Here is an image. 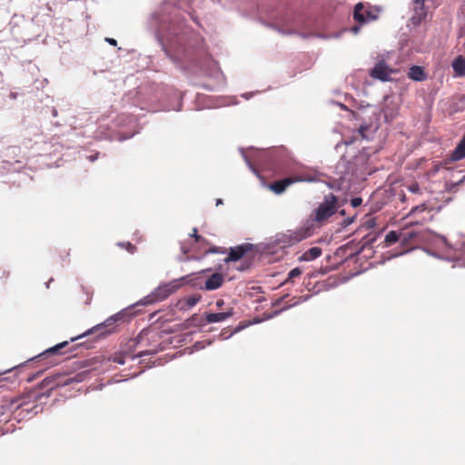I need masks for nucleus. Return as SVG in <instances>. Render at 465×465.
Returning a JSON list of instances; mask_svg holds the SVG:
<instances>
[{
    "mask_svg": "<svg viewBox=\"0 0 465 465\" xmlns=\"http://www.w3.org/2000/svg\"><path fill=\"white\" fill-rule=\"evenodd\" d=\"M148 26L164 54L180 70L208 75L217 68L204 39L184 24V18L174 7L166 5L153 13Z\"/></svg>",
    "mask_w": 465,
    "mask_h": 465,
    "instance_id": "obj_1",
    "label": "nucleus"
},
{
    "mask_svg": "<svg viewBox=\"0 0 465 465\" xmlns=\"http://www.w3.org/2000/svg\"><path fill=\"white\" fill-rule=\"evenodd\" d=\"M239 152L249 170L259 179H262V175L256 165L273 173H293V175L276 180L268 184L269 190L277 195L284 193L289 186L295 183H315L318 181L315 175L299 173L298 163L292 160L288 150L283 146L253 150L251 155H248L242 147L239 148Z\"/></svg>",
    "mask_w": 465,
    "mask_h": 465,
    "instance_id": "obj_2",
    "label": "nucleus"
},
{
    "mask_svg": "<svg viewBox=\"0 0 465 465\" xmlns=\"http://www.w3.org/2000/svg\"><path fill=\"white\" fill-rule=\"evenodd\" d=\"M177 290L178 285L176 283V281L173 280L168 282L159 284L151 293L144 296L138 302L127 306L126 308L122 309L115 314L108 317L104 322L88 329L82 334L71 338L70 341H75L89 335L95 334V336L91 340L73 346L69 350V352L72 353L75 349L82 347H84L85 350L94 348L95 341H97L99 339L109 336L115 331V324L118 322H129L134 316L138 314L139 311H134L136 307L147 306L163 301L166 298H168L171 294L175 292Z\"/></svg>",
    "mask_w": 465,
    "mask_h": 465,
    "instance_id": "obj_3",
    "label": "nucleus"
},
{
    "mask_svg": "<svg viewBox=\"0 0 465 465\" xmlns=\"http://www.w3.org/2000/svg\"><path fill=\"white\" fill-rule=\"evenodd\" d=\"M312 226H303L296 231L279 232L263 243V250L267 252H274L277 249H285L310 237L312 234Z\"/></svg>",
    "mask_w": 465,
    "mask_h": 465,
    "instance_id": "obj_4",
    "label": "nucleus"
},
{
    "mask_svg": "<svg viewBox=\"0 0 465 465\" xmlns=\"http://www.w3.org/2000/svg\"><path fill=\"white\" fill-rule=\"evenodd\" d=\"M338 210V197L333 193L324 196L323 202L315 209L314 221L322 223L332 216Z\"/></svg>",
    "mask_w": 465,
    "mask_h": 465,
    "instance_id": "obj_5",
    "label": "nucleus"
},
{
    "mask_svg": "<svg viewBox=\"0 0 465 465\" xmlns=\"http://www.w3.org/2000/svg\"><path fill=\"white\" fill-rule=\"evenodd\" d=\"M374 8L377 12L380 11V7L372 6L370 4H364L362 2L357 3L353 8V19L360 25L377 20L378 15L374 12Z\"/></svg>",
    "mask_w": 465,
    "mask_h": 465,
    "instance_id": "obj_6",
    "label": "nucleus"
},
{
    "mask_svg": "<svg viewBox=\"0 0 465 465\" xmlns=\"http://www.w3.org/2000/svg\"><path fill=\"white\" fill-rule=\"evenodd\" d=\"M344 100L349 102L351 109L361 113H370L369 117L373 118L375 122L381 120V111L377 106L364 101H358L348 94H344Z\"/></svg>",
    "mask_w": 465,
    "mask_h": 465,
    "instance_id": "obj_7",
    "label": "nucleus"
},
{
    "mask_svg": "<svg viewBox=\"0 0 465 465\" xmlns=\"http://www.w3.org/2000/svg\"><path fill=\"white\" fill-rule=\"evenodd\" d=\"M254 248V244L249 242L230 247L228 250V255L223 259V262L227 264L230 262H236L242 260L249 252L252 251Z\"/></svg>",
    "mask_w": 465,
    "mask_h": 465,
    "instance_id": "obj_8",
    "label": "nucleus"
},
{
    "mask_svg": "<svg viewBox=\"0 0 465 465\" xmlns=\"http://www.w3.org/2000/svg\"><path fill=\"white\" fill-rule=\"evenodd\" d=\"M392 70L386 64V62L381 60L377 64H375L374 67L371 70L370 75L372 78L378 79L381 82H389L391 81L390 74Z\"/></svg>",
    "mask_w": 465,
    "mask_h": 465,
    "instance_id": "obj_9",
    "label": "nucleus"
},
{
    "mask_svg": "<svg viewBox=\"0 0 465 465\" xmlns=\"http://www.w3.org/2000/svg\"><path fill=\"white\" fill-rule=\"evenodd\" d=\"M68 344H69L68 341L59 342L50 348L45 349L39 354L28 359L27 361H39L46 360L54 355L63 354L62 350L64 349Z\"/></svg>",
    "mask_w": 465,
    "mask_h": 465,
    "instance_id": "obj_10",
    "label": "nucleus"
},
{
    "mask_svg": "<svg viewBox=\"0 0 465 465\" xmlns=\"http://www.w3.org/2000/svg\"><path fill=\"white\" fill-rule=\"evenodd\" d=\"M224 282V276L220 272H214L207 278L204 284L200 286V290L203 291H215L223 286Z\"/></svg>",
    "mask_w": 465,
    "mask_h": 465,
    "instance_id": "obj_11",
    "label": "nucleus"
},
{
    "mask_svg": "<svg viewBox=\"0 0 465 465\" xmlns=\"http://www.w3.org/2000/svg\"><path fill=\"white\" fill-rule=\"evenodd\" d=\"M233 314L234 309L232 307H230L225 312H205L204 319L205 322L207 323H216L227 320L228 318L233 316Z\"/></svg>",
    "mask_w": 465,
    "mask_h": 465,
    "instance_id": "obj_12",
    "label": "nucleus"
},
{
    "mask_svg": "<svg viewBox=\"0 0 465 465\" xmlns=\"http://www.w3.org/2000/svg\"><path fill=\"white\" fill-rule=\"evenodd\" d=\"M380 128V121L375 122L373 118L369 117L368 120H364L363 123H361L358 133L359 134L366 140H370L371 136L366 134L368 130H371V134H373Z\"/></svg>",
    "mask_w": 465,
    "mask_h": 465,
    "instance_id": "obj_13",
    "label": "nucleus"
},
{
    "mask_svg": "<svg viewBox=\"0 0 465 465\" xmlns=\"http://www.w3.org/2000/svg\"><path fill=\"white\" fill-rule=\"evenodd\" d=\"M173 281H176L178 290L183 285H190L193 288H199L202 286L201 277L196 272L186 274L178 279H173Z\"/></svg>",
    "mask_w": 465,
    "mask_h": 465,
    "instance_id": "obj_14",
    "label": "nucleus"
},
{
    "mask_svg": "<svg viewBox=\"0 0 465 465\" xmlns=\"http://www.w3.org/2000/svg\"><path fill=\"white\" fill-rule=\"evenodd\" d=\"M424 3V0H413L414 15L411 16V20L415 25H420L427 16Z\"/></svg>",
    "mask_w": 465,
    "mask_h": 465,
    "instance_id": "obj_15",
    "label": "nucleus"
},
{
    "mask_svg": "<svg viewBox=\"0 0 465 465\" xmlns=\"http://www.w3.org/2000/svg\"><path fill=\"white\" fill-rule=\"evenodd\" d=\"M25 405V402H22L21 404H18L16 407H15V410H19L21 409L20 412L18 413V421L22 420H25V419H31L32 417L35 416L36 414H38L39 412H41L43 411V407L38 405V404H35V406L31 407V408H23V406Z\"/></svg>",
    "mask_w": 465,
    "mask_h": 465,
    "instance_id": "obj_16",
    "label": "nucleus"
},
{
    "mask_svg": "<svg viewBox=\"0 0 465 465\" xmlns=\"http://www.w3.org/2000/svg\"><path fill=\"white\" fill-rule=\"evenodd\" d=\"M465 158V134L457 143L454 150L450 154L449 162H456Z\"/></svg>",
    "mask_w": 465,
    "mask_h": 465,
    "instance_id": "obj_17",
    "label": "nucleus"
},
{
    "mask_svg": "<svg viewBox=\"0 0 465 465\" xmlns=\"http://www.w3.org/2000/svg\"><path fill=\"white\" fill-rule=\"evenodd\" d=\"M408 77L416 82H422L426 80L427 74L422 66L412 64L409 69Z\"/></svg>",
    "mask_w": 465,
    "mask_h": 465,
    "instance_id": "obj_18",
    "label": "nucleus"
},
{
    "mask_svg": "<svg viewBox=\"0 0 465 465\" xmlns=\"http://www.w3.org/2000/svg\"><path fill=\"white\" fill-rule=\"evenodd\" d=\"M202 299L200 294L192 295L184 300H180L177 303L180 311L186 312L194 307Z\"/></svg>",
    "mask_w": 465,
    "mask_h": 465,
    "instance_id": "obj_19",
    "label": "nucleus"
},
{
    "mask_svg": "<svg viewBox=\"0 0 465 465\" xmlns=\"http://www.w3.org/2000/svg\"><path fill=\"white\" fill-rule=\"evenodd\" d=\"M451 67L455 76L462 77L465 75V58L462 55H458L451 63Z\"/></svg>",
    "mask_w": 465,
    "mask_h": 465,
    "instance_id": "obj_20",
    "label": "nucleus"
},
{
    "mask_svg": "<svg viewBox=\"0 0 465 465\" xmlns=\"http://www.w3.org/2000/svg\"><path fill=\"white\" fill-rule=\"evenodd\" d=\"M322 249L320 247L314 246L311 247L307 251H305L299 258V262H311L322 255Z\"/></svg>",
    "mask_w": 465,
    "mask_h": 465,
    "instance_id": "obj_21",
    "label": "nucleus"
},
{
    "mask_svg": "<svg viewBox=\"0 0 465 465\" xmlns=\"http://www.w3.org/2000/svg\"><path fill=\"white\" fill-rule=\"evenodd\" d=\"M205 323L203 319H201L197 313H194L187 318L180 326L181 329L185 330L191 327H203Z\"/></svg>",
    "mask_w": 465,
    "mask_h": 465,
    "instance_id": "obj_22",
    "label": "nucleus"
},
{
    "mask_svg": "<svg viewBox=\"0 0 465 465\" xmlns=\"http://www.w3.org/2000/svg\"><path fill=\"white\" fill-rule=\"evenodd\" d=\"M381 232H378L375 234L368 233L364 235L361 240V246L357 252V253H361L364 249L371 247L372 244L377 241L378 237L381 235Z\"/></svg>",
    "mask_w": 465,
    "mask_h": 465,
    "instance_id": "obj_23",
    "label": "nucleus"
},
{
    "mask_svg": "<svg viewBox=\"0 0 465 465\" xmlns=\"http://www.w3.org/2000/svg\"><path fill=\"white\" fill-rule=\"evenodd\" d=\"M401 240L400 233L396 231H390L385 238L384 242L386 246H391Z\"/></svg>",
    "mask_w": 465,
    "mask_h": 465,
    "instance_id": "obj_24",
    "label": "nucleus"
},
{
    "mask_svg": "<svg viewBox=\"0 0 465 465\" xmlns=\"http://www.w3.org/2000/svg\"><path fill=\"white\" fill-rule=\"evenodd\" d=\"M349 113H350L349 118L351 120H355V121L363 123L364 120H368L369 119L370 113H361L360 111H355L353 109H351L349 111Z\"/></svg>",
    "mask_w": 465,
    "mask_h": 465,
    "instance_id": "obj_25",
    "label": "nucleus"
},
{
    "mask_svg": "<svg viewBox=\"0 0 465 465\" xmlns=\"http://www.w3.org/2000/svg\"><path fill=\"white\" fill-rule=\"evenodd\" d=\"M48 386H51V388H50L51 391L55 389L58 386V384L55 383V378L54 377H45L37 385V387L39 389H41V390L45 389V388H46Z\"/></svg>",
    "mask_w": 465,
    "mask_h": 465,
    "instance_id": "obj_26",
    "label": "nucleus"
},
{
    "mask_svg": "<svg viewBox=\"0 0 465 465\" xmlns=\"http://www.w3.org/2000/svg\"><path fill=\"white\" fill-rule=\"evenodd\" d=\"M302 273V270L300 267L292 268L287 275V278L280 284V286H282L286 283L292 282V280L298 276H300Z\"/></svg>",
    "mask_w": 465,
    "mask_h": 465,
    "instance_id": "obj_27",
    "label": "nucleus"
},
{
    "mask_svg": "<svg viewBox=\"0 0 465 465\" xmlns=\"http://www.w3.org/2000/svg\"><path fill=\"white\" fill-rule=\"evenodd\" d=\"M253 264V261L250 258H245L242 261L240 265L236 267L238 272H247L249 271Z\"/></svg>",
    "mask_w": 465,
    "mask_h": 465,
    "instance_id": "obj_28",
    "label": "nucleus"
},
{
    "mask_svg": "<svg viewBox=\"0 0 465 465\" xmlns=\"http://www.w3.org/2000/svg\"><path fill=\"white\" fill-rule=\"evenodd\" d=\"M211 344H212V341L211 340H209V341H197L192 346L191 352L203 350L206 346H209Z\"/></svg>",
    "mask_w": 465,
    "mask_h": 465,
    "instance_id": "obj_29",
    "label": "nucleus"
},
{
    "mask_svg": "<svg viewBox=\"0 0 465 465\" xmlns=\"http://www.w3.org/2000/svg\"><path fill=\"white\" fill-rule=\"evenodd\" d=\"M460 185H461V183H460V180L457 182L447 181L445 182L444 189L449 193H455Z\"/></svg>",
    "mask_w": 465,
    "mask_h": 465,
    "instance_id": "obj_30",
    "label": "nucleus"
},
{
    "mask_svg": "<svg viewBox=\"0 0 465 465\" xmlns=\"http://www.w3.org/2000/svg\"><path fill=\"white\" fill-rule=\"evenodd\" d=\"M47 364H48L47 367H45L44 370L38 371L35 373L29 375L26 378V382H28V383L33 382L35 379H37L44 373L45 370L48 369L51 365H54V363L51 361Z\"/></svg>",
    "mask_w": 465,
    "mask_h": 465,
    "instance_id": "obj_31",
    "label": "nucleus"
},
{
    "mask_svg": "<svg viewBox=\"0 0 465 465\" xmlns=\"http://www.w3.org/2000/svg\"><path fill=\"white\" fill-rule=\"evenodd\" d=\"M414 237H416V232H408L406 233H403L402 236L401 237V243L402 245H406L408 244L411 240H412Z\"/></svg>",
    "mask_w": 465,
    "mask_h": 465,
    "instance_id": "obj_32",
    "label": "nucleus"
},
{
    "mask_svg": "<svg viewBox=\"0 0 465 465\" xmlns=\"http://www.w3.org/2000/svg\"><path fill=\"white\" fill-rule=\"evenodd\" d=\"M227 252V250L225 248H222V247H218V246H212L211 248H209L204 255H208V254H224Z\"/></svg>",
    "mask_w": 465,
    "mask_h": 465,
    "instance_id": "obj_33",
    "label": "nucleus"
},
{
    "mask_svg": "<svg viewBox=\"0 0 465 465\" xmlns=\"http://www.w3.org/2000/svg\"><path fill=\"white\" fill-rule=\"evenodd\" d=\"M355 217H356V215H353V216H350V217H347L344 220H342V222L339 223L341 228L337 232H341V230H343L346 227H348L349 225H351L354 222Z\"/></svg>",
    "mask_w": 465,
    "mask_h": 465,
    "instance_id": "obj_34",
    "label": "nucleus"
},
{
    "mask_svg": "<svg viewBox=\"0 0 465 465\" xmlns=\"http://www.w3.org/2000/svg\"><path fill=\"white\" fill-rule=\"evenodd\" d=\"M173 94L179 100L178 105H177V107H172V108H169L168 110H174V111L180 112L183 107L182 100H183V94L178 91H174Z\"/></svg>",
    "mask_w": 465,
    "mask_h": 465,
    "instance_id": "obj_35",
    "label": "nucleus"
},
{
    "mask_svg": "<svg viewBox=\"0 0 465 465\" xmlns=\"http://www.w3.org/2000/svg\"><path fill=\"white\" fill-rule=\"evenodd\" d=\"M117 245L120 247H124L130 253H134V251L136 250V247L130 242H119L117 243Z\"/></svg>",
    "mask_w": 465,
    "mask_h": 465,
    "instance_id": "obj_36",
    "label": "nucleus"
},
{
    "mask_svg": "<svg viewBox=\"0 0 465 465\" xmlns=\"http://www.w3.org/2000/svg\"><path fill=\"white\" fill-rule=\"evenodd\" d=\"M138 131L135 132H130V133H120L119 134V140L120 141H125L134 136L135 134H137Z\"/></svg>",
    "mask_w": 465,
    "mask_h": 465,
    "instance_id": "obj_37",
    "label": "nucleus"
},
{
    "mask_svg": "<svg viewBox=\"0 0 465 465\" xmlns=\"http://www.w3.org/2000/svg\"><path fill=\"white\" fill-rule=\"evenodd\" d=\"M426 209H427V205L425 203H421V204H419V205H416V206L412 207V209L410 212V214H414L416 213H420V212L425 211Z\"/></svg>",
    "mask_w": 465,
    "mask_h": 465,
    "instance_id": "obj_38",
    "label": "nucleus"
},
{
    "mask_svg": "<svg viewBox=\"0 0 465 465\" xmlns=\"http://www.w3.org/2000/svg\"><path fill=\"white\" fill-rule=\"evenodd\" d=\"M292 306H293V305H288V306H286V307H283V308H282V309H281V310L274 311V312H272V313L268 314V315L265 317V319H266V320H270V319H272V318H273V317H275V316L279 315V314H280L281 312H282L283 311H285V310H287V309L292 308Z\"/></svg>",
    "mask_w": 465,
    "mask_h": 465,
    "instance_id": "obj_39",
    "label": "nucleus"
},
{
    "mask_svg": "<svg viewBox=\"0 0 465 465\" xmlns=\"http://www.w3.org/2000/svg\"><path fill=\"white\" fill-rule=\"evenodd\" d=\"M432 235L435 237V238H439L440 240H441V242L445 244V246L449 249H451L452 246L451 244L448 242L447 238L444 236V235H441V234H438L436 232H431Z\"/></svg>",
    "mask_w": 465,
    "mask_h": 465,
    "instance_id": "obj_40",
    "label": "nucleus"
},
{
    "mask_svg": "<svg viewBox=\"0 0 465 465\" xmlns=\"http://www.w3.org/2000/svg\"><path fill=\"white\" fill-rule=\"evenodd\" d=\"M361 203H362V198L360 196L352 197L351 199V205L353 208H357V207L361 206Z\"/></svg>",
    "mask_w": 465,
    "mask_h": 465,
    "instance_id": "obj_41",
    "label": "nucleus"
},
{
    "mask_svg": "<svg viewBox=\"0 0 465 465\" xmlns=\"http://www.w3.org/2000/svg\"><path fill=\"white\" fill-rule=\"evenodd\" d=\"M363 227L367 228V229H372L376 226V220L375 218L373 217H371L369 218L365 223L364 224L362 225Z\"/></svg>",
    "mask_w": 465,
    "mask_h": 465,
    "instance_id": "obj_42",
    "label": "nucleus"
},
{
    "mask_svg": "<svg viewBox=\"0 0 465 465\" xmlns=\"http://www.w3.org/2000/svg\"><path fill=\"white\" fill-rule=\"evenodd\" d=\"M190 236H191V237H193V238H194V240H195L196 242H202V241L206 242V240H205L203 236H201L200 234H198V232H197V229H196V228H193V232L190 234Z\"/></svg>",
    "mask_w": 465,
    "mask_h": 465,
    "instance_id": "obj_43",
    "label": "nucleus"
},
{
    "mask_svg": "<svg viewBox=\"0 0 465 465\" xmlns=\"http://www.w3.org/2000/svg\"><path fill=\"white\" fill-rule=\"evenodd\" d=\"M354 142V138H351L347 141H344V142H341V143H338L336 145H335V149L338 151L340 147H341L342 145H351Z\"/></svg>",
    "mask_w": 465,
    "mask_h": 465,
    "instance_id": "obj_44",
    "label": "nucleus"
},
{
    "mask_svg": "<svg viewBox=\"0 0 465 465\" xmlns=\"http://www.w3.org/2000/svg\"><path fill=\"white\" fill-rule=\"evenodd\" d=\"M331 104H333L338 105L341 109H342V110H344V111H348V112H349V111L351 110V107H350V106H348V105L344 104H343V103H341V102H339V101H333V100H331Z\"/></svg>",
    "mask_w": 465,
    "mask_h": 465,
    "instance_id": "obj_45",
    "label": "nucleus"
},
{
    "mask_svg": "<svg viewBox=\"0 0 465 465\" xmlns=\"http://www.w3.org/2000/svg\"><path fill=\"white\" fill-rule=\"evenodd\" d=\"M424 252L426 253H428L430 256H432L434 258H437V259H443V257L441 255H440L438 252L430 250V249H428V248H425L424 249Z\"/></svg>",
    "mask_w": 465,
    "mask_h": 465,
    "instance_id": "obj_46",
    "label": "nucleus"
},
{
    "mask_svg": "<svg viewBox=\"0 0 465 465\" xmlns=\"http://www.w3.org/2000/svg\"><path fill=\"white\" fill-rule=\"evenodd\" d=\"M409 191L412 193H418L420 191L419 183H415L409 186Z\"/></svg>",
    "mask_w": 465,
    "mask_h": 465,
    "instance_id": "obj_47",
    "label": "nucleus"
},
{
    "mask_svg": "<svg viewBox=\"0 0 465 465\" xmlns=\"http://www.w3.org/2000/svg\"><path fill=\"white\" fill-rule=\"evenodd\" d=\"M155 353H156L155 351L146 350V351H140L138 353L137 357L142 358V357H144V356L154 355Z\"/></svg>",
    "mask_w": 465,
    "mask_h": 465,
    "instance_id": "obj_48",
    "label": "nucleus"
},
{
    "mask_svg": "<svg viewBox=\"0 0 465 465\" xmlns=\"http://www.w3.org/2000/svg\"><path fill=\"white\" fill-rule=\"evenodd\" d=\"M361 25H360V24L355 25L350 27L349 31L351 32L353 35H357L360 32Z\"/></svg>",
    "mask_w": 465,
    "mask_h": 465,
    "instance_id": "obj_49",
    "label": "nucleus"
},
{
    "mask_svg": "<svg viewBox=\"0 0 465 465\" xmlns=\"http://www.w3.org/2000/svg\"><path fill=\"white\" fill-rule=\"evenodd\" d=\"M409 251H403V252H393L391 253L386 260L389 261L391 259H393V258H397L399 256H401L405 253H407Z\"/></svg>",
    "mask_w": 465,
    "mask_h": 465,
    "instance_id": "obj_50",
    "label": "nucleus"
},
{
    "mask_svg": "<svg viewBox=\"0 0 465 465\" xmlns=\"http://www.w3.org/2000/svg\"><path fill=\"white\" fill-rule=\"evenodd\" d=\"M256 93H258V91H256V92H246V93L242 94H241V96H242V98H244L245 100H249V99H251L252 97H253V95H254Z\"/></svg>",
    "mask_w": 465,
    "mask_h": 465,
    "instance_id": "obj_51",
    "label": "nucleus"
},
{
    "mask_svg": "<svg viewBox=\"0 0 465 465\" xmlns=\"http://www.w3.org/2000/svg\"><path fill=\"white\" fill-rule=\"evenodd\" d=\"M380 110L381 111V116L384 117V121L386 123H390L391 121H392V118H393L392 115H389L387 112H385V111H383L381 109H380Z\"/></svg>",
    "mask_w": 465,
    "mask_h": 465,
    "instance_id": "obj_52",
    "label": "nucleus"
},
{
    "mask_svg": "<svg viewBox=\"0 0 465 465\" xmlns=\"http://www.w3.org/2000/svg\"><path fill=\"white\" fill-rule=\"evenodd\" d=\"M288 296V294L282 296V297H280L278 299H276L274 302H272V306H279L283 301L284 299Z\"/></svg>",
    "mask_w": 465,
    "mask_h": 465,
    "instance_id": "obj_53",
    "label": "nucleus"
},
{
    "mask_svg": "<svg viewBox=\"0 0 465 465\" xmlns=\"http://www.w3.org/2000/svg\"><path fill=\"white\" fill-rule=\"evenodd\" d=\"M113 361H114V362H116V363H118V364H120V365H124V364L125 363V361H124V357H122V356H120V357H114V358L113 359Z\"/></svg>",
    "mask_w": 465,
    "mask_h": 465,
    "instance_id": "obj_54",
    "label": "nucleus"
},
{
    "mask_svg": "<svg viewBox=\"0 0 465 465\" xmlns=\"http://www.w3.org/2000/svg\"><path fill=\"white\" fill-rule=\"evenodd\" d=\"M105 42H107L110 45H113V46H116L117 45V41L114 38L106 37L105 38Z\"/></svg>",
    "mask_w": 465,
    "mask_h": 465,
    "instance_id": "obj_55",
    "label": "nucleus"
},
{
    "mask_svg": "<svg viewBox=\"0 0 465 465\" xmlns=\"http://www.w3.org/2000/svg\"><path fill=\"white\" fill-rule=\"evenodd\" d=\"M98 156H99V153H93V154L88 155L87 159H88V161L93 163V162H94V161H96L98 159Z\"/></svg>",
    "mask_w": 465,
    "mask_h": 465,
    "instance_id": "obj_56",
    "label": "nucleus"
},
{
    "mask_svg": "<svg viewBox=\"0 0 465 465\" xmlns=\"http://www.w3.org/2000/svg\"><path fill=\"white\" fill-rule=\"evenodd\" d=\"M311 297H312V295H303V296L300 297V301L297 302L295 304H298L299 302H307Z\"/></svg>",
    "mask_w": 465,
    "mask_h": 465,
    "instance_id": "obj_57",
    "label": "nucleus"
},
{
    "mask_svg": "<svg viewBox=\"0 0 465 465\" xmlns=\"http://www.w3.org/2000/svg\"><path fill=\"white\" fill-rule=\"evenodd\" d=\"M224 303H225V302H224V301H223V300H222V299H219V300H217V301L215 302V305H216V307H217V308H222V307H223Z\"/></svg>",
    "mask_w": 465,
    "mask_h": 465,
    "instance_id": "obj_58",
    "label": "nucleus"
},
{
    "mask_svg": "<svg viewBox=\"0 0 465 465\" xmlns=\"http://www.w3.org/2000/svg\"><path fill=\"white\" fill-rule=\"evenodd\" d=\"M212 268H207V269H203V270H201L200 272H198V275L201 277L202 274H204V273H207V272H212Z\"/></svg>",
    "mask_w": 465,
    "mask_h": 465,
    "instance_id": "obj_59",
    "label": "nucleus"
},
{
    "mask_svg": "<svg viewBox=\"0 0 465 465\" xmlns=\"http://www.w3.org/2000/svg\"><path fill=\"white\" fill-rule=\"evenodd\" d=\"M340 215L344 216L346 214V212L344 209L337 210V212Z\"/></svg>",
    "mask_w": 465,
    "mask_h": 465,
    "instance_id": "obj_60",
    "label": "nucleus"
},
{
    "mask_svg": "<svg viewBox=\"0 0 465 465\" xmlns=\"http://www.w3.org/2000/svg\"><path fill=\"white\" fill-rule=\"evenodd\" d=\"M223 204V200L221 198L216 199V206Z\"/></svg>",
    "mask_w": 465,
    "mask_h": 465,
    "instance_id": "obj_61",
    "label": "nucleus"
},
{
    "mask_svg": "<svg viewBox=\"0 0 465 465\" xmlns=\"http://www.w3.org/2000/svg\"><path fill=\"white\" fill-rule=\"evenodd\" d=\"M52 115L54 117H56L58 115V112L54 107L52 109Z\"/></svg>",
    "mask_w": 465,
    "mask_h": 465,
    "instance_id": "obj_62",
    "label": "nucleus"
},
{
    "mask_svg": "<svg viewBox=\"0 0 465 465\" xmlns=\"http://www.w3.org/2000/svg\"><path fill=\"white\" fill-rule=\"evenodd\" d=\"M18 401V399L16 398H14V399H11L10 400V406H13L15 403H16Z\"/></svg>",
    "mask_w": 465,
    "mask_h": 465,
    "instance_id": "obj_63",
    "label": "nucleus"
},
{
    "mask_svg": "<svg viewBox=\"0 0 465 465\" xmlns=\"http://www.w3.org/2000/svg\"><path fill=\"white\" fill-rule=\"evenodd\" d=\"M317 36L320 37V38H323V39L329 38V36L324 35V34H318Z\"/></svg>",
    "mask_w": 465,
    "mask_h": 465,
    "instance_id": "obj_64",
    "label": "nucleus"
}]
</instances>
